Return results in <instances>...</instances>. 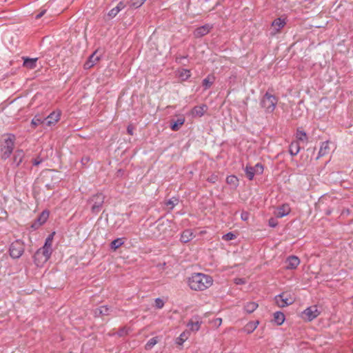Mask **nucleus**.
I'll return each mask as SVG.
<instances>
[{
    "instance_id": "f257e3e1",
    "label": "nucleus",
    "mask_w": 353,
    "mask_h": 353,
    "mask_svg": "<svg viewBox=\"0 0 353 353\" xmlns=\"http://www.w3.org/2000/svg\"><path fill=\"white\" fill-rule=\"evenodd\" d=\"M190 288L194 291H203L213 284L212 277L203 273H194L188 279Z\"/></svg>"
},
{
    "instance_id": "f03ea898",
    "label": "nucleus",
    "mask_w": 353,
    "mask_h": 353,
    "mask_svg": "<svg viewBox=\"0 0 353 353\" xmlns=\"http://www.w3.org/2000/svg\"><path fill=\"white\" fill-rule=\"evenodd\" d=\"M278 103V99L273 94L267 92L262 97L260 105L267 114L272 113Z\"/></svg>"
},
{
    "instance_id": "7ed1b4c3",
    "label": "nucleus",
    "mask_w": 353,
    "mask_h": 353,
    "mask_svg": "<svg viewBox=\"0 0 353 353\" xmlns=\"http://www.w3.org/2000/svg\"><path fill=\"white\" fill-rule=\"evenodd\" d=\"M15 139V135L13 134H8V138L4 139L1 148V157L3 159H8L12 153Z\"/></svg>"
},
{
    "instance_id": "20e7f679",
    "label": "nucleus",
    "mask_w": 353,
    "mask_h": 353,
    "mask_svg": "<svg viewBox=\"0 0 353 353\" xmlns=\"http://www.w3.org/2000/svg\"><path fill=\"white\" fill-rule=\"evenodd\" d=\"M104 200L105 196L102 193H97L89 199L92 203L91 211L93 214H98L101 210Z\"/></svg>"
},
{
    "instance_id": "39448f33",
    "label": "nucleus",
    "mask_w": 353,
    "mask_h": 353,
    "mask_svg": "<svg viewBox=\"0 0 353 353\" xmlns=\"http://www.w3.org/2000/svg\"><path fill=\"white\" fill-rule=\"evenodd\" d=\"M52 253L42 248L37 250L34 255V262L37 267H42L50 259Z\"/></svg>"
},
{
    "instance_id": "423d86ee",
    "label": "nucleus",
    "mask_w": 353,
    "mask_h": 353,
    "mask_svg": "<svg viewBox=\"0 0 353 353\" xmlns=\"http://www.w3.org/2000/svg\"><path fill=\"white\" fill-rule=\"evenodd\" d=\"M10 254L13 259H19L24 252V245L20 240H17L10 246Z\"/></svg>"
},
{
    "instance_id": "0eeeda50",
    "label": "nucleus",
    "mask_w": 353,
    "mask_h": 353,
    "mask_svg": "<svg viewBox=\"0 0 353 353\" xmlns=\"http://www.w3.org/2000/svg\"><path fill=\"white\" fill-rule=\"evenodd\" d=\"M320 314L316 305H312L304 310L301 314V317L308 321H312Z\"/></svg>"
},
{
    "instance_id": "6e6552de",
    "label": "nucleus",
    "mask_w": 353,
    "mask_h": 353,
    "mask_svg": "<svg viewBox=\"0 0 353 353\" xmlns=\"http://www.w3.org/2000/svg\"><path fill=\"white\" fill-rule=\"evenodd\" d=\"M277 305L280 307H284L293 303L294 300L290 295L282 292L274 297Z\"/></svg>"
},
{
    "instance_id": "1a4fd4ad",
    "label": "nucleus",
    "mask_w": 353,
    "mask_h": 353,
    "mask_svg": "<svg viewBox=\"0 0 353 353\" xmlns=\"http://www.w3.org/2000/svg\"><path fill=\"white\" fill-rule=\"evenodd\" d=\"M60 111H53L46 118L44 119L46 125L50 127L55 125L60 119Z\"/></svg>"
},
{
    "instance_id": "9d476101",
    "label": "nucleus",
    "mask_w": 353,
    "mask_h": 353,
    "mask_svg": "<svg viewBox=\"0 0 353 353\" xmlns=\"http://www.w3.org/2000/svg\"><path fill=\"white\" fill-rule=\"evenodd\" d=\"M171 228V222L169 220H163L160 221L157 229L159 232L160 234H163L166 236L170 234V228Z\"/></svg>"
},
{
    "instance_id": "9b49d317",
    "label": "nucleus",
    "mask_w": 353,
    "mask_h": 353,
    "mask_svg": "<svg viewBox=\"0 0 353 353\" xmlns=\"http://www.w3.org/2000/svg\"><path fill=\"white\" fill-rule=\"evenodd\" d=\"M212 28V26L207 23V24H205L203 26H201L197 28L194 31L193 34H194V37L200 38V37H202L206 35L207 34H208Z\"/></svg>"
},
{
    "instance_id": "f8f14e48",
    "label": "nucleus",
    "mask_w": 353,
    "mask_h": 353,
    "mask_svg": "<svg viewBox=\"0 0 353 353\" xmlns=\"http://www.w3.org/2000/svg\"><path fill=\"white\" fill-rule=\"evenodd\" d=\"M286 21L285 19L277 18L272 22V27L273 28V32L271 33L272 35H275L285 26Z\"/></svg>"
},
{
    "instance_id": "ddd939ff",
    "label": "nucleus",
    "mask_w": 353,
    "mask_h": 353,
    "mask_svg": "<svg viewBox=\"0 0 353 353\" xmlns=\"http://www.w3.org/2000/svg\"><path fill=\"white\" fill-rule=\"evenodd\" d=\"M286 269L294 270L296 269L300 264V259L298 256L292 255L290 256L286 259Z\"/></svg>"
},
{
    "instance_id": "4468645a",
    "label": "nucleus",
    "mask_w": 353,
    "mask_h": 353,
    "mask_svg": "<svg viewBox=\"0 0 353 353\" xmlns=\"http://www.w3.org/2000/svg\"><path fill=\"white\" fill-rule=\"evenodd\" d=\"M208 110V106L205 104L201 105L195 106L191 110V115L193 117H201L204 115L205 112Z\"/></svg>"
},
{
    "instance_id": "2eb2a0df",
    "label": "nucleus",
    "mask_w": 353,
    "mask_h": 353,
    "mask_svg": "<svg viewBox=\"0 0 353 353\" xmlns=\"http://www.w3.org/2000/svg\"><path fill=\"white\" fill-rule=\"evenodd\" d=\"M290 212V205L288 204H283L281 206L277 208L276 216L277 218H282L289 214Z\"/></svg>"
},
{
    "instance_id": "dca6fc26",
    "label": "nucleus",
    "mask_w": 353,
    "mask_h": 353,
    "mask_svg": "<svg viewBox=\"0 0 353 353\" xmlns=\"http://www.w3.org/2000/svg\"><path fill=\"white\" fill-rule=\"evenodd\" d=\"M195 235L192 230L187 229L185 230L181 234L180 240L183 243H188L190 241Z\"/></svg>"
},
{
    "instance_id": "f3484780",
    "label": "nucleus",
    "mask_w": 353,
    "mask_h": 353,
    "mask_svg": "<svg viewBox=\"0 0 353 353\" xmlns=\"http://www.w3.org/2000/svg\"><path fill=\"white\" fill-rule=\"evenodd\" d=\"M125 7V4L123 1H120L116 7L113 8L108 12V17L110 18H114L120 11L124 9Z\"/></svg>"
},
{
    "instance_id": "a211bd4d",
    "label": "nucleus",
    "mask_w": 353,
    "mask_h": 353,
    "mask_svg": "<svg viewBox=\"0 0 353 353\" xmlns=\"http://www.w3.org/2000/svg\"><path fill=\"white\" fill-rule=\"evenodd\" d=\"M99 60V57L96 55V52L92 54L88 60L84 63V68L89 69L94 66Z\"/></svg>"
},
{
    "instance_id": "6ab92c4d",
    "label": "nucleus",
    "mask_w": 353,
    "mask_h": 353,
    "mask_svg": "<svg viewBox=\"0 0 353 353\" xmlns=\"http://www.w3.org/2000/svg\"><path fill=\"white\" fill-rule=\"evenodd\" d=\"M49 217V212L47 210L43 211L41 214L39 216L36 222L33 224L32 227L36 226L37 225H41L46 222Z\"/></svg>"
},
{
    "instance_id": "aec40b11",
    "label": "nucleus",
    "mask_w": 353,
    "mask_h": 353,
    "mask_svg": "<svg viewBox=\"0 0 353 353\" xmlns=\"http://www.w3.org/2000/svg\"><path fill=\"white\" fill-rule=\"evenodd\" d=\"M185 123V118L183 116H181L175 121H172L170 123V128L173 131H177L179 130L180 127L183 125Z\"/></svg>"
},
{
    "instance_id": "412c9836",
    "label": "nucleus",
    "mask_w": 353,
    "mask_h": 353,
    "mask_svg": "<svg viewBox=\"0 0 353 353\" xmlns=\"http://www.w3.org/2000/svg\"><path fill=\"white\" fill-rule=\"evenodd\" d=\"M54 234V232L50 234L46 238L43 246L41 248L46 251H48V252H50V253L52 252V245Z\"/></svg>"
},
{
    "instance_id": "4be33fe9",
    "label": "nucleus",
    "mask_w": 353,
    "mask_h": 353,
    "mask_svg": "<svg viewBox=\"0 0 353 353\" xmlns=\"http://www.w3.org/2000/svg\"><path fill=\"white\" fill-rule=\"evenodd\" d=\"M330 151L329 141H326L321 143L317 158L326 155Z\"/></svg>"
},
{
    "instance_id": "5701e85b",
    "label": "nucleus",
    "mask_w": 353,
    "mask_h": 353,
    "mask_svg": "<svg viewBox=\"0 0 353 353\" xmlns=\"http://www.w3.org/2000/svg\"><path fill=\"white\" fill-rule=\"evenodd\" d=\"M258 325V321H250L245 325V327H243V332H246L247 334H251L256 329Z\"/></svg>"
},
{
    "instance_id": "b1692460",
    "label": "nucleus",
    "mask_w": 353,
    "mask_h": 353,
    "mask_svg": "<svg viewBox=\"0 0 353 353\" xmlns=\"http://www.w3.org/2000/svg\"><path fill=\"white\" fill-rule=\"evenodd\" d=\"M215 80V77L214 75L209 74L206 78H205L202 81L203 87L204 88V90L209 89L213 84L214 81Z\"/></svg>"
},
{
    "instance_id": "393cba45",
    "label": "nucleus",
    "mask_w": 353,
    "mask_h": 353,
    "mask_svg": "<svg viewBox=\"0 0 353 353\" xmlns=\"http://www.w3.org/2000/svg\"><path fill=\"white\" fill-rule=\"evenodd\" d=\"M259 305L257 303L254 301L248 302L244 305L243 310L245 312L248 314L252 313L254 311L256 310Z\"/></svg>"
},
{
    "instance_id": "a878e982",
    "label": "nucleus",
    "mask_w": 353,
    "mask_h": 353,
    "mask_svg": "<svg viewBox=\"0 0 353 353\" xmlns=\"http://www.w3.org/2000/svg\"><path fill=\"white\" fill-rule=\"evenodd\" d=\"M37 58H26L23 61V66L29 69L35 68L37 66Z\"/></svg>"
},
{
    "instance_id": "bb28decb",
    "label": "nucleus",
    "mask_w": 353,
    "mask_h": 353,
    "mask_svg": "<svg viewBox=\"0 0 353 353\" xmlns=\"http://www.w3.org/2000/svg\"><path fill=\"white\" fill-rule=\"evenodd\" d=\"M300 151V145L298 141H292L289 148V152L292 156H296Z\"/></svg>"
},
{
    "instance_id": "cd10ccee",
    "label": "nucleus",
    "mask_w": 353,
    "mask_h": 353,
    "mask_svg": "<svg viewBox=\"0 0 353 353\" xmlns=\"http://www.w3.org/2000/svg\"><path fill=\"white\" fill-rule=\"evenodd\" d=\"M24 157L23 151L21 150H18L15 152L14 154V163L16 164V166H19L23 161Z\"/></svg>"
},
{
    "instance_id": "c85d7f7f",
    "label": "nucleus",
    "mask_w": 353,
    "mask_h": 353,
    "mask_svg": "<svg viewBox=\"0 0 353 353\" xmlns=\"http://www.w3.org/2000/svg\"><path fill=\"white\" fill-rule=\"evenodd\" d=\"M285 321V315L282 312H276L274 314V321L278 325H281Z\"/></svg>"
},
{
    "instance_id": "c756f323",
    "label": "nucleus",
    "mask_w": 353,
    "mask_h": 353,
    "mask_svg": "<svg viewBox=\"0 0 353 353\" xmlns=\"http://www.w3.org/2000/svg\"><path fill=\"white\" fill-rule=\"evenodd\" d=\"M179 202V198L172 197L165 202V205L169 209V210H172Z\"/></svg>"
},
{
    "instance_id": "7c9ffc66",
    "label": "nucleus",
    "mask_w": 353,
    "mask_h": 353,
    "mask_svg": "<svg viewBox=\"0 0 353 353\" xmlns=\"http://www.w3.org/2000/svg\"><path fill=\"white\" fill-rule=\"evenodd\" d=\"M179 77L182 81H186L191 77V72L188 69L183 68L179 70Z\"/></svg>"
},
{
    "instance_id": "2f4dec72",
    "label": "nucleus",
    "mask_w": 353,
    "mask_h": 353,
    "mask_svg": "<svg viewBox=\"0 0 353 353\" xmlns=\"http://www.w3.org/2000/svg\"><path fill=\"white\" fill-rule=\"evenodd\" d=\"M110 308L107 305H102L99 308H97L94 314L95 316H103L109 314Z\"/></svg>"
},
{
    "instance_id": "473e14b6",
    "label": "nucleus",
    "mask_w": 353,
    "mask_h": 353,
    "mask_svg": "<svg viewBox=\"0 0 353 353\" xmlns=\"http://www.w3.org/2000/svg\"><path fill=\"white\" fill-rule=\"evenodd\" d=\"M187 325L191 331L196 332L200 329L201 322L199 321H194L190 320Z\"/></svg>"
},
{
    "instance_id": "72a5a7b5",
    "label": "nucleus",
    "mask_w": 353,
    "mask_h": 353,
    "mask_svg": "<svg viewBox=\"0 0 353 353\" xmlns=\"http://www.w3.org/2000/svg\"><path fill=\"white\" fill-rule=\"evenodd\" d=\"M124 241L122 238H117L111 242L110 248L112 250H116L117 248L121 247Z\"/></svg>"
},
{
    "instance_id": "f704fd0d",
    "label": "nucleus",
    "mask_w": 353,
    "mask_h": 353,
    "mask_svg": "<svg viewBox=\"0 0 353 353\" xmlns=\"http://www.w3.org/2000/svg\"><path fill=\"white\" fill-rule=\"evenodd\" d=\"M159 341L158 337L155 336L150 339L145 344V349L146 350H151Z\"/></svg>"
},
{
    "instance_id": "c9c22d12",
    "label": "nucleus",
    "mask_w": 353,
    "mask_h": 353,
    "mask_svg": "<svg viewBox=\"0 0 353 353\" xmlns=\"http://www.w3.org/2000/svg\"><path fill=\"white\" fill-rule=\"evenodd\" d=\"M246 176L249 180H252L254 176V171L252 166H246L244 169Z\"/></svg>"
},
{
    "instance_id": "e433bc0d",
    "label": "nucleus",
    "mask_w": 353,
    "mask_h": 353,
    "mask_svg": "<svg viewBox=\"0 0 353 353\" xmlns=\"http://www.w3.org/2000/svg\"><path fill=\"white\" fill-rule=\"evenodd\" d=\"M146 0H131L130 2V6L134 8H138L141 7Z\"/></svg>"
},
{
    "instance_id": "4c0bfd02",
    "label": "nucleus",
    "mask_w": 353,
    "mask_h": 353,
    "mask_svg": "<svg viewBox=\"0 0 353 353\" xmlns=\"http://www.w3.org/2000/svg\"><path fill=\"white\" fill-rule=\"evenodd\" d=\"M41 123H45L44 119H41L37 116L34 117L31 121V125L34 128Z\"/></svg>"
},
{
    "instance_id": "58836bf2",
    "label": "nucleus",
    "mask_w": 353,
    "mask_h": 353,
    "mask_svg": "<svg viewBox=\"0 0 353 353\" xmlns=\"http://www.w3.org/2000/svg\"><path fill=\"white\" fill-rule=\"evenodd\" d=\"M296 137L299 141H307V139L306 132L303 130H297Z\"/></svg>"
},
{
    "instance_id": "ea45409f",
    "label": "nucleus",
    "mask_w": 353,
    "mask_h": 353,
    "mask_svg": "<svg viewBox=\"0 0 353 353\" xmlns=\"http://www.w3.org/2000/svg\"><path fill=\"white\" fill-rule=\"evenodd\" d=\"M238 181L239 180H238L237 177L234 175H230L226 178V182L228 184H232V185H236L238 183Z\"/></svg>"
},
{
    "instance_id": "a19ab883",
    "label": "nucleus",
    "mask_w": 353,
    "mask_h": 353,
    "mask_svg": "<svg viewBox=\"0 0 353 353\" xmlns=\"http://www.w3.org/2000/svg\"><path fill=\"white\" fill-rule=\"evenodd\" d=\"M252 168L254 169V174H261L263 172V165L260 163H256Z\"/></svg>"
},
{
    "instance_id": "79ce46f5",
    "label": "nucleus",
    "mask_w": 353,
    "mask_h": 353,
    "mask_svg": "<svg viewBox=\"0 0 353 353\" xmlns=\"http://www.w3.org/2000/svg\"><path fill=\"white\" fill-rule=\"evenodd\" d=\"M236 238V235L232 232H228L223 236V239L225 241H231Z\"/></svg>"
},
{
    "instance_id": "37998d69",
    "label": "nucleus",
    "mask_w": 353,
    "mask_h": 353,
    "mask_svg": "<svg viewBox=\"0 0 353 353\" xmlns=\"http://www.w3.org/2000/svg\"><path fill=\"white\" fill-rule=\"evenodd\" d=\"M154 302H155V307L158 309L163 308L165 305L164 301L160 298H157L155 299Z\"/></svg>"
},
{
    "instance_id": "c03bdc74",
    "label": "nucleus",
    "mask_w": 353,
    "mask_h": 353,
    "mask_svg": "<svg viewBox=\"0 0 353 353\" xmlns=\"http://www.w3.org/2000/svg\"><path fill=\"white\" fill-rule=\"evenodd\" d=\"M234 283L236 285H243L246 283V281L243 278H236L234 279Z\"/></svg>"
},
{
    "instance_id": "a18cd8bd",
    "label": "nucleus",
    "mask_w": 353,
    "mask_h": 353,
    "mask_svg": "<svg viewBox=\"0 0 353 353\" xmlns=\"http://www.w3.org/2000/svg\"><path fill=\"white\" fill-rule=\"evenodd\" d=\"M222 323V319L221 318H216L213 321L214 325L216 327H219Z\"/></svg>"
},
{
    "instance_id": "49530a36",
    "label": "nucleus",
    "mask_w": 353,
    "mask_h": 353,
    "mask_svg": "<svg viewBox=\"0 0 353 353\" xmlns=\"http://www.w3.org/2000/svg\"><path fill=\"white\" fill-rule=\"evenodd\" d=\"M42 161H43V159L38 157L33 160L32 164H33V165L37 166V165H39L40 163H41Z\"/></svg>"
},
{
    "instance_id": "de8ad7c7",
    "label": "nucleus",
    "mask_w": 353,
    "mask_h": 353,
    "mask_svg": "<svg viewBox=\"0 0 353 353\" xmlns=\"http://www.w3.org/2000/svg\"><path fill=\"white\" fill-rule=\"evenodd\" d=\"M276 225H277V223L274 219H270L269 220V225L271 228H275L276 226Z\"/></svg>"
},
{
    "instance_id": "09e8293b",
    "label": "nucleus",
    "mask_w": 353,
    "mask_h": 353,
    "mask_svg": "<svg viewBox=\"0 0 353 353\" xmlns=\"http://www.w3.org/2000/svg\"><path fill=\"white\" fill-rule=\"evenodd\" d=\"M133 130H134V128L131 125H128L127 128V132L130 135L133 134Z\"/></svg>"
},
{
    "instance_id": "8fccbe9b",
    "label": "nucleus",
    "mask_w": 353,
    "mask_h": 353,
    "mask_svg": "<svg viewBox=\"0 0 353 353\" xmlns=\"http://www.w3.org/2000/svg\"><path fill=\"white\" fill-rule=\"evenodd\" d=\"M187 56H180L179 57H176V61L178 63H181L182 59H187Z\"/></svg>"
},
{
    "instance_id": "3c124183",
    "label": "nucleus",
    "mask_w": 353,
    "mask_h": 353,
    "mask_svg": "<svg viewBox=\"0 0 353 353\" xmlns=\"http://www.w3.org/2000/svg\"><path fill=\"white\" fill-rule=\"evenodd\" d=\"M241 219L244 221L248 220V214L247 212H243L241 214Z\"/></svg>"
},
{
    "instance_id": "603ef678",
    "label": "nucleus",
    "mask_w": 353,
    "mask_h": 353,
    "mask_svg": "<svg viewBox=\"0 0 353 353\" xmlns=\"http://www.w3.org/2000/svg\"><path fill=\"white\" fill-rule=\"evenodd\" d=\"M185 333H182L181 334L180 336L179 337V340H180L181 342V343H182L184 341H185ZM180 343V342H179Z\"/></svg>"
},
{
    "instance_id": "864d4df0",
    "label": "nucleus",
    "mask_w": 353,
    "mask_h": 353,
    "mask_svg": "<svg viewBox=\"0 0 353 353\" xmlns=\"http://www.w3.org/2000/svg\"><path fill=\"white\" fill-rule=\"evenodd\" d=\"M46 13V10H42L40 13H39L37 16H36V18L37 19H40L41 17H42L44 14Z\"/></svg>"
},
{
    "instance_id": "5fc2aeb1",
    "label": "nucleus",
    "mask_w": 353,
    "mask_h": 353,
    "mask_svg": "<svg viewBox=\"0 0 353 353\" xmlns=\"http://www.w3.org/2000/svg\"><path fill=\"white\" fill-rule=\"evenodd\" d=\"M125 333V328H123L121 329L119 332H118V335L121 336H123L124 334Z\"/></svg>"
}]
</instances>
